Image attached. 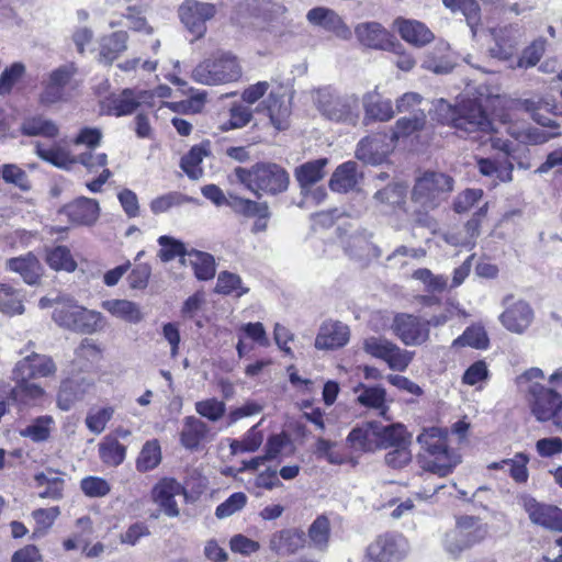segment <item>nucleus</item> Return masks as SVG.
<instances>
[{
    "mask_svg": "<svg viewBox=\"0 0 562 562\" xmlns=\"http://www.w3.org/2000/svg\"><path fill=\"white\" fill-rule=\"evenodd\" d=\"M435 112L441 123L452 125L457 131L473 139H482L493 130L485 111L472 100L452 105L448 101L439 99L435 103Z\"/></svg>",
    "mask_w": 562,
    "mask_h": 562,
    "instance_id": "nucleus-1",
    "label": "nucleus"
},
{
    "mask_svg": "<svg viewBox=\"0 0 562 562\" xmlns=\"http://www.w3.org/2000/svg\"><path fill=\"white\" fill-rule=\"evenodd\" d=\"M423 452L419 462L425 471L447 476L461 462L460 456L447 445V430L439 427L424 429L417 437Z\"/></svg>",
    "mask_w": 562,
    "mask_h": 562,
    "instance_id": "nucleus-2",
    "label": "nucleus"
},
{
    "mask_svg": "<svg viewBox=\"0 0 562 562\" xmlns=\"http://www.w3.org/2000/svg\"><path fill=\"white\" fill-rule=\"evenodd\" d=\"M237 181L252 192L257 199L262 194L277 195L288 190L290 177L288 171L274 162H257L250 168L236 167Z\"/></svg>",
    "mask_w": 562,
    "mask_h": 562,
    "instance_id": "nucleus-3",
    "label": "nucleus"
},
{
    "mask_svg": "<svg viewBox=\"0 0 562 562\" xmlns=\"http://www.w3.org/2000/svg\"><path fill=\"white\" fill-rule=\"evenodd\" d=\"M243 68L238 58L227 52L217 53L199 63L191 78L204 86H221L236 82L241 78Z\"/></svg>",
    "mask_w": 562,
    "mask_h": 562,
    "instance_id": "nucleus-4",
    "label": "nucleus"
},
{
    "mask_svg": "<svg viewBox=\"0 0 562 562\" xmlns=\"http://www.w3.org/2000/svg\"><path fill=\"white\" fill-rule=\"evenodd\" d=\"M453 184L452 177L442 172L427 171L416 179L412 201L423 210L432 211L448 199Z\"/></svg>",
    "mask_w": 562,
    "mask_h": 562,
    "instance_id": "nucleus-5",
    "label": "nucleus"
},
{
    "mask_svg": "<svg viewBox=\"0 0 562 562\" xmlns=\"http://www.w3.org/2000/svg\"><path fill=\"white\" fill-rule=\"evenodd\" d=\"M485 536V530L479 520L471 516L461 517L457 526L448 531L443 539L446 552L457 559L460 554L479 543Z\"/></svg>",
    "mask_w": 562,
    "mask_h": 562,
    "instance_id": "nucleus-6",
    "label": "nucleus"
},
{
    "mask_svg": "<svg viewBox=\"0 0 562 562\" xmlns=\"http://www.w3.org/2000/svg\"><path fill=\"white\" fill-rule=\"evenodd\" d=\"M54 322L63 328L81 334H92L100 327L101 313L87 310L77 304L55 307Z\"/></svg>",
    "mask_w": 562,
    "mask_h": 562,
    "instance_id": "nucleus-7",
    "label": "nucleus"
},
{
    "mask_svg": "<svg viewBox=\"0 0 562 562\" xmlns=\"http://www.w3.org/2000/svg\"><path fill=\"white\" fill-rule=\"evenodd\" d=\"M363 350L380 360H383L393 371L403 372L414 358V352L401 348L384 337H368L362 344Z\"/></svg>",
    "mask_w": 562,
    "mask_h": 562,
    "instance_id": "nucleus-8",
    "label": "nucleus"
},
{
    "mask_svg": "<svg viewBox=\"0 0 562 562\" xmlns=\"http://www.w3.org/2000/svg\"><path fill=\"white\" fill-rule=\"evenodd\" d=\"M217 11L218 8L214 3L186 0L179 8V18L194 40H199L207 31L206 22L212 20Z\"/></svg>",
    "mask_w": 562,
    "mask_h": 562,
    "instance_id": "nucleus-9",
    "label": "nucleus"
},
{
    "mask_svg": "<svg viewBox=\"0 0 562 562\" xmlns=\"http://www.w3.org/2000/svg\"><path fill=\"white\" fill-rule=\"evenodd\" d=\"M188 495L186 486L177 479L164 476L151 487L150 498L160 512L169 518H176L180 515V509L176 496Z\"/></svg>",
    "mask_w": 562,
    "mask_h": 562,
    "instance_id": "nucleus-10",
    "label": "nucleus"
},
{
    "mask_svg": "<svg viewBox=\"0 0 562 562\" xmlns=\"http://www.w3.org/2000/svg\"><path fill=\"white\" fill-rule=\"evenodd\" d=\"M504 311L498 319L501 324L510 333L524 334L535 318V313L530 304L524 300H514L513 295L503 299Z\"/></svg>",
    "mask_w": 562,
    "mask_h": 562,
    "instance_id": "nucleus-11",
    "label": "nucleus"
},
{
    "mask_svg": "<svg viewBox=\"0 0 562 562\" xmlns=\"http://www.w3.org/2000/svg\"><path fill=\"white\" fill-rule=\"evenodd\" d=\"M391 328L405 346H420L429 339V324L412 314H396Z\"/></svg>",
    "mask_w": 562,
    "mask_h": 562,
    "instance_id": "nucleus-12",
    "label": "nucleus"
},
{
    "mask_svg": "<svg viewBox=\"0 0 562 562\" xmlns=\"http://www.w3.org/2000/svg\"><path fill=\"white\" fill-rule=\"evenodd\" d=\"M76 68L72 64L61 65L52 70L42 82L43 90L40 93L38 102L44 106H50L65 99V90L70 82Z\"/></svg>",
    "mask_w": 562,
    "mask_h": 562,
    "instance_id": "nucleus-13",
    "label": "nucleus"
},
{
    "mask_svg": "<svg viewBox=\"0 0 562 562\" xmlns=\"http://www.w3.org/2000/svg\"><path fill=\"white\" fill-rule=\"evenodd\" d=\"M518 503L527 512L532 524L542 526L552 531L561 532L562 510L559 507L540 504L528 494L519 495Z\"/></svg>",
    "mask_w": 562,
    "mask_h": 562,
    "instance_id": "nucleus-14",
    "label": "nucleus"
},
{
    "mask_svg": "<svg viewBox=\"0 0 562 562\" xmlns=\"http://www.w3.org/2000/svg\"><path fill=\"white\" fill-rule=\"evenodd\" d=\"M405 539L401 535L384 533L371 542L363 562H392L402 559Z\"/></svg>",
    "mask_w": 562,
    "mask_h": 562,
    "instance_id": "nucleus-15",
    "label": "nucleus"
},
{
    "mask_svg": "<svg viewBox=\"0 0 562 562\" xmlns=\"http://www.w3.org/2000/svg\"><path fill=\"white\" fill-rule=\"evenodd\" d=\"M56 372L53 359L46 355L32 352L20 360L12 372L13 380L47 378Z\"/></svg>",
    "mask_w": 562,
    "mask_h": 562,
    "instance_id": "nucleus-16",
    "label": "nucleus"
},
{
    "mask_svg": "<svg viewBox=\"0 0 562 562\" xmlns=\"http://www.w3.org/2000/svg\"><path fill=\"white\" fill-rule=\"evenodd\" d=\"M495 44L490 48L493 58L508 63L514 60L516 52L521 41V32L519 27L508 25L494 29L492 31Z\"/></svg>",
    "mask_w": 562,
    "mask_h": 562,
    "instance_id": "nucleus-17",
    "label": "nucleus"
},
{
    "mask_svg": "<svg viewBox=\"0 0 562 562\" xmlns=\"http://www.w3.org/2000/svg\"><path fill=\"white\" fill-rule=\"evenodd\" d=\"M315 102L323 115L331 121H346L351 112L348 98L341 97L329 87L317 90Z\"/></svg>",
    "mask_w": 562,
    "mask_h": 562,
    "instance_id": "nucleus-18",
    "label": "nucleus"
},
{
    "mask_svg": "<svg viewBox=\"0 0 562 562\" xmlns=\"http://www.w3.org/2000/svg\"><path fill=\"white\" fill-rule=\"evenodd\" d=\"M531 412L540 422L552 420L559 405L561 396L553 389L543 385H535L530 389Z\"/></svg>",
    "mask_w": 562,
    "mask_h": 562,
    "instance_id": "nucleus-19",
    "label": "nucleus"
},
{
    "mask_svg": "<svg viewBox=\"0 0 562 562\" xmlns=\"http://www.w3.org/2000/svg\"><path fill=\"white\" fill-rule=\"evenodd\" d=\"M59 213L74 225L91 226L99 218L100 206L97 200L80 196L64 205Z\"/></svg>",
    "mask_w": 562,
    "mask_h": 562,
    "instance_id": "nucleus-20",
    "label": "nucleus"
},
{
    "mask_svg": "<svg viewBox=\"0 0 562 562\" xmlns=\"http://www.w3.org/2000/svg\"><path fill=\"white\" fill-rule=\"evenodd\" d=\"M393 148L392 138L387 134L376 133L360 140L356 156L367 164L379 165Z\"/></svg>",
    "mask_w": 562,
    "mask_h": 562,
    "instance_id": "nucleus-21",
    "label": "nucleus"
},
{
    "mask_svg": "<svg viewBox=\"0 0 562 562\" xmlns=\"http://www.w3.org/2000/svg\"><path fill=\"white\" fill-rule=\"evenodd\" d=\"M349 327L338 321L324 322L315 338V348L330 350L345 346L349 340Z\"/></svg>",
    "mask_w": 562,
    "mask_h": 562,
    "instance_id": "nucleus-22",
    "label": "nucleus"
},
{
    "mask_svg": "<svg viewBox=\"0 0 562 562\" xmlns=\"http://www.w3.org/2000/svg\"><path fill=\"white\" fill-rule=\"evenodd\" d=\"M422 67L436 75L450 74L456 67V60L450 45L446 42L437 43L431 50L425 54Z\"/></svg>",
    "mask_w": 562,
    "mask_h": 562,
    "instance_id": "nucleus-23",
    "label": "nucleus"
},
{
    "mask_svg": "<svg viewBox=\"0 0 562 562\" xmlns=\"http://www.w3.org/2000/svg\"><path fill=\"white\" fill-rule=\"evenodd\" d=\"M306 543V533L301 529H282L274 532L269 541V549L278 555H290Z\"/></svg>",
    "mask_w": 562,
    "mask_h": 562,
    "instance_id": "nucleus-24",
    "label": "nucleus"
},
{
    "mask_svg": "<svg viewBox=\"0 0 562 562\" xmlns=\"http://www.w3.org/2000/svg\"><path fill=\"white\" fill-rule=\"evenodd\" d=\"M355 31L359 42L367 47L386 50L401 46L394 44L389 33L376 22L359 24Z\"/></svg>",
    "mask_w": 562,
    "mask_h": 562,
    "instance_id": "nucleus-25",
    "label": "nucleus"
},
{
    "mask_svg": "<svg viewBox=\"0 0 562 562\" xmlns=\"http://www.w3.org/2000/svg\"><path fill=\"white\" fill-rule=\"evenodd\" d=\"M394 25L401 37L416 47H423L435 38L434 33L424 23L416 20L397 18Z\"/></svg>",
    "mask_w": 562,
    "mask_h": 562,
    "instance_id": "nucleus-26",
    "label": "nucleus"
},
{
    "mask_svg": "<svg viewBox=\"0 0 562 562\" xmlns=\"http://www.w3.org/2000/svg\"><path fill=\"white\" fill-rule=\"evenodd\" d=\"M327 165L328 159L322 157L314 160H308L295 168L294 177L303 195H307L310 188H312L325 177V167Z\"/></svg>",
    "mask_w": 562,
    "mask_h": 562,
    "instance_id": "nucleus-27",
    "label": "nucleus"
},
{
    "mask_svg": "<svg viewBox=\"0 0 562 562\" xmlns=\"http://www.w3.org/2000/svg\"><path fill=\"white\" fill-rule=\"evenodd\" d=\"M306 20L314 26L322 27L337 36H346L348 29L341 18L331 9L325 7H315L308 10Z\"/></svg>",
    "mask_w": 562,
    "mask_h": 562,
    "instance_id": "nucleus-28",
    "label": "nucleus"
},
{
    "mask_svg": "<svg viewBox=\"0 0 562 562\" xmlns=\"http://www.w3.org/2000/svg\"><path fill=\"white\" fill-rule=\"evenodd\" d=\"M7 269L19 273L23 281L30 285L37 284L42 276V267L35 255L27 252L20 257L7 260Z\"/></svg>",
    "mask_w": 562,
    "mask_h": 562,
    "instance_id": "nucleus-29",
    "label": "nucleus"
},
{
    "mask_svg": "<svg viewBox=\"0 0 562 562\" xmlns=\"http://www.w3.org/2000/svg\"><path fill=\"white\" fill-rule=\"evenodd\" d=\"M379 422H363L353 428V452H373L380 449Z\"/></svg>",
    "mask_w": 562,
    "mask_h": 562,
    "instance_id": "nucleus-30",
    "label": "nucleus"
},
{
    "mask_svg": "<svg viewBox=\"0 0 562 562\" xmlns=\"http://www.w3.org/2000/svg\"><path fill=\"white\" fill-rule=\"evenodd\" d=\"M515 106L530 113L533 121H536L541 126L558 127V124L552 117L539 113L540 110H546L547 112L552 111L554 108V100L550 97L538 99H519L515 102Z\"/></svg>",
    "mask_w": 562,
    "mask_h": 562,
    "instance_id": "nucleus-31",
    "label": "nucleus"
},
{
    "mask_svg": "<svg viewBox=\"0 0 562 562\" xmlns=\"http://www.w3.org/2000/svg\"><path fill=\"white\" fill-rule=\"evenodd\" d=\"M210 431L209 426L195 416H187L183 419V428L180 434L181 445L189 450H196Z\"/></svg>",
    "mask_w": 562,
    "mask_h": 562,
    "instance_id": "nucleus-32",
    "label": "nucleus"
},
{
    "mask_svg": "<svg viewBox=\"0 0 562 562\" xmlns=\"http://www.w3.org/2000/svg\"><path fill=\"white\" fill-rule=\"evenodd\" d=\"M265 103L271 124L278 131L286 130L290 125V101L284 100L282 95L270 93Z\"/></svg>",
    "mask_w": 562,
    "mask_h": 562,
    "instance_id": "nucleus-33",
    "label": "nucleus"
},
{
    "mask_svg": "<svg viewBox=\"0 0 562 562\" xmlns=\"http://www.w3.org/2000/svg\"><path fill=\"white\" fill-rule=\"evenodd\" d=\"M128 34L116 31L102 37L100 43V61L111 65L127 48Z\"/></svg>",
    "mask_w": 562,
    "mask_h": 562,
    "instance_id": "nucleus-34",
    "label": "nucleus"
},
{
    "mask_svg": "<svg viewBox=\"0 0 562 562\" xmlns=\"http://www.w3.org/2000/svg\"><path fill=\"white\" fill-rule=\"evenodd\" d=\"M20 132L24 136L34 137L42 136L46 138H55L59 128L57 124L44 117L43 115H33L25 117L20 126Z\"/></svg>",
    "mask_w": 562,
    "mask_h": 562,
    "instance_id": "nucleus-35",
    "label": "nucleus"
},
{
    "mask_svg": "<svg viewBox=\"0 0 562 562\" xmlns=\"http://www.w3.org/2000/svg\"><path fill=\"white\" fill-rule=\"evenodd\" d=\"M210 155V142L194 145L181 157L180 167L190 179H199L202 176L200 167L203 158Z\"/></svg>",
    "mask_w": 562,
    "mask_h": 562,
    "instance_id": "nucleus-36",
    "label": "nucleus"
},
{
    "mask_svg": "<svg viewBox=\"0 0 562 562\" xmlns=\"http://www.w3.org/2000/svg\"><path fill=\"white\" fill-rule=\"evenodd\" d=\"M380 449H392L404 445H412V435L403 424L396 423L387 426L379 423Z\"/></svg>",
    "mask_w": 562,
    "mask_h": 562,
    "instance_id": "nucleus-37",
    "label": "nucleus"
},
{
    "mask_svg": "<svg viewBox=\"0 0 562 562\" xmlns=\"http://www.w3.org/2000/svg\"><path fill=\"white\" fill-rule=\"evenodd\" d=\"M102 307L111 315L131 324H137L143 319L138 304L128 300H108L102 303Z\"/></svg>",
    "mask_w": 562,
    "mask_h": 562,
    "instance_id": "nucleus-38",
    "label": "nucleus"
},
{
    "mask_svg": "<svg viewBox=\"0 0 562 562\" xmlns=\"http://www.w3.org/2000/svg\"><path fill=\"white\" fill-rule=\"evenodd\" d=\"M34 481L37 486H45L38 496L41 498H49L59 501L63 498V491L65 480L57 475V472L48 469L46 472H40L34 475Z\"/></svg>",
    "mask_w": 562,
    "mask_h": 562,
    "instance_id": "nucleus-39",
    "label": "nucleus"
},
{
    "mask_svg": "<svg viewBox=\"0 0 562 562\" xmlns=\"http://www.w3.org/2000/svg\"><path fill=\"white\" fill-rule=\"evenodd\" d=\"M308 544L318 551H326L330 537V524L326 515H318L307 530Z\"/></svg>",
    "mask_w": 562,
    "mask_h": 562,
    "instance_id": "nucleus-40",
    "label": "nucleus"
},
{
    "mask_svg": "<svg viewBox=\"0 0 562 562\" xmlns=\"http://www.w3.org/2000/svg\"><path fill=\"white\" fill-rule=\"evenodd\" d=\"M546 52V40H535L527 46L519 56H515L514 60L508 65L510 69H528L536 66Z\"/></svg>",
    "mask_w": 562,
    "mask_h": 562,
    "instance_id": "nucleus-41",
    "label": "nucleus"
},
{
    "mask_svg": "<svg viewBox=\"0 0 562 562\" xmlns=\"http://www.w3.org/2000/svg\"><path fill=\"white\" fill-rule=\"evenodd\" d=\"M140 94L132 89H124L119 95L109 100V112L115 116H124L134 113L140 105Z\"/></svg>",
    "mask_w": 562,
    "mask_h": 562,
    "instance_id": "nucleus-42",
    "label": "nucleus"
},
{
    "mask_svg": "<svg viewBox=\"0 0 562 562\" xmlns=\"http://www.w3.org/2000/svg\"><path fill=\"white\" fill-rule=\"evenodd\" d=\"M99 456L106 465L119 467L126 458V447L116 438L106 436L99 443Z\"/></svg>",
    "mask_w": 562,
    "mask_h": 562,
    "instance_id": "nucleus-43",
    "label": "nucleus"
},
{
    "mask_svg": "<svg viewBox=\"0 0 562 562\" xmlns=\"http://www.w3.org/2000/svg\"><path fill=\"white\" fill-rule=\"evenodd\" d=\"M45 260L47 265L56 271L74 272L77 262L74 259L70 249L64 245H57L46 249Z\"/></svg>",
    "mask_w": 562,
    "mask_h": 562,
    "instance_id": "nucleus-44",
    "label": "nucleus"
},
{
    "mask_svg": "<svg viewBox=\"0 0 562 562\" xmlns=\"http://www.w3.org/2000/svg\"><path fill=\"white\" fill-rule=\"evenodd\" d=\"M228 206L239 215L245 217H256L257 215L270 216V210L267 202H257L254 200L229 195Z\"/></svg>",
    "mask_w": 562,
    "mask_h": 562,
    "instance_id": "nucleus-45",
    "label": "nucleus"
},
{
    "mask_svg": "<svg viewBox=\"0 0 562 562\" xmlns=\"http://www.w3.org/2000/svg\"><path fill=\"white\" fill-rule=\"evenodd\" d=\"M190 265L193 268L196 279L206 281L215 276L214 257L207 252L192 249L188 254Z\"/></svg>",
    "mask_w": 562,
    "mask_h": 562,
    "instance_id": "nucleus-46",
    "label": "nucleus"
},
{
    "mask_svg": "<svg viewBox=\"0 0 562 562\" xmlns=\"http://www.w3.org/2000/svg\"><path fill=\"white\" fill-rule=\"evenodd\" d=\"M161 462V448L158 440L146 441L136 459V470L145 473L156 469Z\"/></svg>",
    "mask_w": 562,
    "mask_h": 562,
    "instance_id": "nucleus-47",
    "label": "nucleus"
},
{
    "mask_svg": "<svg viewBox=\"0 0 562 562\" xmlns=\"http://www.w3.org/2000/svg\"><path fill=\"white\" fill-rule=\"evenodd\" d=\"M443 4L452 12L461 11L465 18L467 24L475 36L476 27L480 23V7L476 0H442Z\"/></svg>",
    "mask_w": 562,
    "mask_h": 562,
    "instance_id": "nucleus-48",
    "label": "nucleus"
},
{
    "mask_svg": "<svg viewBox=\"0 0 562 562\" xmlns=\"http://www.w3.org/2000/svg\"><path fill=\"white\" fill-rule=\"evenodd\" d=\"M54 419L49 415L38 416L30 425L19 430L23 438H29L33 442H44L50 436V428Z\"/></svg>",
    "mask_w": 562,
    "mask_h": 562,
    "instance_id": "nucleus-49",
    "label": "nucleus"
},
{
    "mask_svg": "<svg viewBox=\"0 0 562 562\" xmlns=\"http://www.w3.org/2000/svg\"><path fill=\"white\" fill-rule=\"evenodd\" d=\"M15 386H11V398L20 405H32L35 401L41 398L44 390L30 380H14Z\"/></svg>",
    "mask_w": 562,
    "mask_h": 562,
    "instance_id": "nucleus-50",
    "label": "nucleus"
},
{
    "mask_svg": "<svg viewBox=\"0 0 562 562\" xmlns=\"http://www.w3.org/2000/svg\"><path fill=\"white\" fill-rule=\"evenodd\" d=\"M157 241L160 246L158 257L162 262H169L176 257H179L182 263L186 262V257H188L189 251L181 240L168 235H162Z\"/></svg>",
    "mask_w": 562,
    "mask_h": 562,
    "instance_id": "nucleus-51",
    "label": "nucleus"
},
{
    "mask_svg": "<svg viewBox=\"0 0 562 562\" xmlns=\"http://www.w3.org/2000/svg\"><path fill=\"white\" fill-rule=\"evenodd\" d=\"M0 311L7 315H18L24 312L22 294L5 283L0 284Z\"/></svg>",
    "mask_w": 562,
    "mask_h": 562,
    "instance_id": "nucleus-52",
    "label": "nucleus"
},
{
    "mask_svg": "<svg viewBox=\"0 0 562 562\" xmlns=\"http://www.w3.org/2000/svg\"><path fill=\"white\" fill-rule=\"evenodd\" d=\"M426 123V115L424 111L414 112V114H409L408 116H403L397 120L395 130L389 135L394 143L395 139L401 136H408L412 133L419 131L424 127Z\"/></svg>",
    "mask_w": 562,
    "mask_h": 562,
    "instance_id": "nucleus-53",
    "label": "nucleus"
},
{
    "mask_svg": "<svg viewBox=\"0 0 562 562\" xmlns=\"http://www.w3.org/2000/svg\"><path fill=\"white\" fill-rule=\"evenodd\" d=\"M472 347L475 349H486L488 337L484 328L480 326L468 327L464 333L453 340L452 347Z\"/></svg>",
    "mask_w": 562,
    "mask_h": 562,
    "instance_id": "nucleus-54",
    "label": "nucleus"
},
{
    "mask_svg": "<svg viewBox=\"0 0 562 562\" xmlns=\"http://www.w3.org/2000/svg\"><path fill=\"white\" fill-rule=\"evenodd\" d=\"M366 113L369 117L379 121H389L393 117L392 102L379 95H369L364 99Z\"/></svg>",
    "mask_w": 562,
    "mask_h": 562,
    "instance_id": "nucleus-55",
    "label": "nucleus"
},
{
    "mask_svg": "<svg viewBox=\"0 0 562 562\" xmlns=\"http://www.w3.org/2000/svg\"><path fill=\"white\" fill-rule=\"evenodd\" d=\"M215 291L220 294H235L240 297L248 293L249 289L241 285V279L238 274L223 271L217 277Z\"/></svg>",
    "mask_w": 562,
    "mask_h": 562,
    "instance_id": "nucleus-56",
    "label": "nucleus"
},
{
    "mask_svg": "<svg viewBox=\"0 0 562 562\" xmlns=\"http://www.w3.org/2000/svg\"><path fill=\"white\" fill-rule=\"evenodd\" d=\"M1 178L8 184L19 188L23 192L31 190L32 184L24 169L15 164H4L0 167Z\"/></svg>",
    "mask_w": 562,
    "mask_h": 562,
    "instance_id": "nucleus-57",
    "label": "nucleus"
},
{
    "mask_svg": "<svg viewBox=\"0 0 562 562\" xmlns=\"http://www.w3.org/2000/svg\"><path fill=\"white\" fill-rule=\"evenodd\" d=\"M147 5L145 4H133L128 5L124 13H122V18L128 21V27L135 32H143L145 34H151L154 32L153 27L148 24L145 18V11Z\"/></svg>",
    "mask_w": 562,
    "mask_h": 562,
    "instance_id": "nucleus-58",
    "label": "nucleus"
},
{
    "mask_svg": "<svg viewBox=\"0 0 562 562\" xmlns=\"http://www.w3.org/2000/svg\"><path fill=\"white\" fill-rule=\"evenodd\" d=\"M252 119V111L249 106L241 103H234L229 109V119L223 122L220 128L223 132L241 128Z\"/></svg>",
    "mask_w": 562,
    "mask_h": 562,
    "instance_id": "nucleus-59",
    "label": "nucleus"
},
{
    "mask_svg": "<svg viewBox=\"0 0 562 562\" xmlns=\"http://www.w3.org/2000/svg\"><path fill=\"white\" fill-rule=\"evenodd\" d=\"M195 202V199L184 195L180 192H169L160 195L150 202V211L154 214L165 213L173 206H179L184 203Z\"/></svg>",
    "mask_w": 562,
    "mask_h": 562,
    "instance_id": "nucleus-60",
    "label": "nucleus"
},
{
    "mask_svg": "<svg viewBox=\"0 0 562 562\" xmlns=\"http://www.w3.org/2000/svg\"><path fill=\"white\" fill-rule=\"evenodd\" d=\"M324 216L330 217L331 222L337 223V238L345 252L348 254L351 246V235L349 234L351 225L349 223V215L341 213L338 209H334L328 212V214H324Z\"/></svg>",
    "mask_w": 562,
    "mask_h": 562,
    "instance_id": "nucleus-61",
    "label": "nucleus"
},
{
    "mask_svg": "<svg viewBox=\"0 0 562 562\" xmlns=\"http://www.w3.org/2000/svg\"><path fill=\"white\" fill-rule=\"evenodd\" d=\"M329 189L336 193H348L351 190V160L336 168L329 180Z\"/></svg>",
    "mask_w": 562,
    "mask_h": 562,
    "instance_id": "nucleus-62",
    "label": "nucleus"
},
{
    "mask_svg": "<svg viewBox=\"0 0 562 562\" xmlns=\"http://www.w3.org/2000/svg\"><path fill=\"white\" fill-rule=\"evenodd\" d=\"M194 408L200 416L213 423L218 422L226 413V404L215 397L196 402Z\"/></svg>",
    "mask_w": 562,
    "mask_h": 562,
    "instance_id": "nucleus-63",
    "label": "nucleus"
},
{
    "mask_svg": "<svg viewBox=\"0 0 562 562\" xmlns=\"http://www.w3.org/2000/svg\"><path fill=\"white\" fill-rule=\"evenodd\" d=\"M24 74L25 66L21 61H15L7 67L0 75V95L9 94Z\"/></svg>",
    "mask_w": 562,
    "mask_h": 562,
    "instance_id": "nucleus-64",
    "label": "nucleus"
}]
</instances>
